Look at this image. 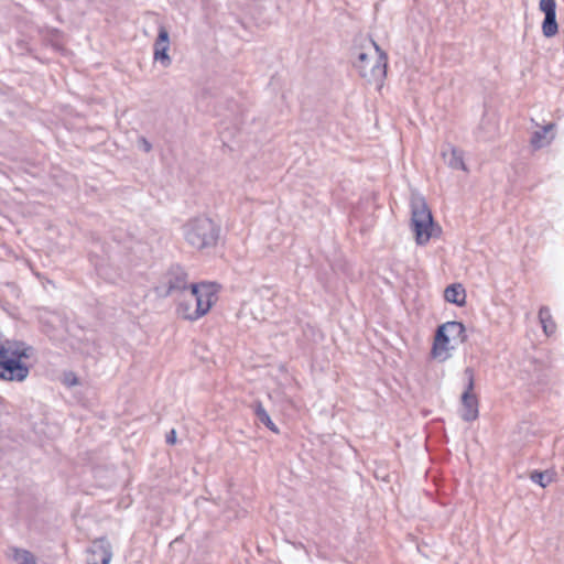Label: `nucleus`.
Masks as SVG:
<instances>
[{
	"label": "nucleus",
	"instance_id": "3",
	"mask_svg": "<svg viewBox=\"0 0 564 564\" xmlns=\"http://www.w3.org/2000/svg\"><path fill=\"white\" fill-rule=\"evenodd\" d=\"M465 327L459 322H447L438 327L432 349L433 357L440 361L449 358L451 351L465 341Z\"/></svg>",
	"mask_w": 564,
	"mask_h": 564
},
{
	"label": "nucleus",
	"instance_id": "6",
	"mask_svg": "<svg viewBox=\"0 0 564 564\" xmlns=\"http://www.w3.org/2000/svg\"><path fill=\"white\" fill-rule=\"evenodd\" d=\"M30 358V355L13 351L12 356L8 352L0 358V379L8 381H23L30 372L29 367L22 362V359Z\"/></svg>",
	"mask_w": 564,
	"mask_h": 564
},
{
	"label": "nucleus",
	"instance_id": "7",
	"mask_svg": "<svg viewBox=\"0 0 564 564\" xmlns=\"http://www.w3.org/2000/svg\"><path fill=\"white\" fill-rule=\"evenodd\" d=\"M187 286V273L185 270L180 265H172L163 276L156 291L163 296H170L186 290Z\"/></svg>",
	"mask_w": 564,
	"mask_h": 564
},
{
	"label": "nucleus",
	"instance_id": "1",
	"mask_svg": "<svg viewBox=\"0 0 564 564\" xmlns=\"http://www.w3.org/2000/svg\"><path fill=\"white\" fill-rule=\"evenodd\" d=\"M354 66L368 83L380 87L387 73V56L375 42H370L360 50Z\"/></svg>",
	"mask_w": 564,
	"mask_h": 564
},
{
	"label": "nucleus",
	"instance_id": "2",
	"mask_svg": "<svg viewBox=\"0 0 564 564\" xmlns=\"http://www.w3.org/2000/svg\"><path fill=\"white\" fill-rule=\"evenodd\" d=\"M219 227L208 217H196L183 226L185 240L197 250H205L217 245Z\"/></svg>",
	"mask_w": 564,
	"mask_h": 564
},
{
	"label": "nucleus",
	"instance_id": "16",
	"mask_svg": "<svg viewBox=\"0 0 564 564\" xmlns=\"http://www.w3.org/2000/svg\"><path fill=\"white\" fill-rule=\"evenodd\" d=\"M254 414L260 423L264 424L272 432L279 433L276 425L272 422L270 415L267 413V411L262 408L261 404L256 405Z\"/></svg>",
	"mask_w": 564,
	"mask_h": 564
},
{
	"label": "nucleus",
	"instance_id": "24",
	"mask_svg": "<svg viewBox=\"0 0 564 564\" xmlns=\"http://www.w3.org/2000/svg\"><path fill=\"white\" fill-rule=\"evenodd\" d=\"M6 348V343L0 341V358H3L4 355L8 352V349Z\"/></svg>",
	"mask_w": 564,
	"mask_h": 564
},
{
	"label": "nucleus",
	"instance_id": "19",
	"mask_svg": "<svg viewBox=\"0 0 564 564\" xmlns=\"http://www.w3.org/2000/svg\"><path fill=\"white\" fill-rule=\"evenodd\" d=\"M531 479L532 481L539 484L543 488L546 487L552 481V477L550 474L539 471L532 473Z\"/></svg>",
	"mask_w": 564,
	"mask_h": 564
},
{
	"label": "nucleus",
	"instance_id": "22",
	"mask_svg": "<svg viewBox=\"0 0 564 564\" xmlns=\"http://www.w3.org/2000/svg\"><path fill=\"white\" fill-rule=\"evenodd\" d=\"M166 443L170 444V445H174L176 443V432H175V430H171L166 434Z\"/></svg>",
	"mask_w": 564,
	"mask_h": 564
},
{
	"label": "nucleus",
	"instance_id": "14",
	"mask_svg": "<svg viewBox=\"0 0 564 564\" xmlns=\"http://www.w3.org/2000/svg\"><path fill=\"white\" fill-rule=\"evenodd\" d=\"M93 555H98L99 561H94L88 564H109L112 558V551L109 543L100 544L91 551Z\"/></svg>",
	"mask_w": 564,
	"mask_h": 564
},
{
	"label": "nucleus",
	"instance_id": "15",
	"mask_svg": "<svg viewBox=\"0 0 564 564\" xmlns=\"http://www.w3.org/2000/svg\"><path fill=\"white\" fill-rule=\"evenodd\" d=\"M539 319L546 335H551L555 332L556 326L552 319L551 312L547 307L540 308Z\"/></svg>",
	"mask_w": 564,
	"mask_h": 564
},
{
	"label": "nucleus",
	"instance_id": "5",
	"mask_svg": "<svg viewBox=\"0 0 564 564\" xmlns=\"http://www.w3.org/2000/svg\"><path fill=\"white\" fill-rule=\"evenodd\" d=\"M217 292L215 283L202 282L191 285L188 296L195 305L194 318H199L209 312L218 299Z\"/></svg>",
	"mask_w": 564,
	"mask_h": 564
},
{
	"label": "nucleus",
	"instance_id": "9",
	"mask_svg": "<svg viewBox=\"0 0 564 564\" xmlns=\"http://www.w3.org/2000/svg\"><path fill=\"white\" fill-rule=\"evenodd\" d=\"M170 48V35L167 29L161 24L158 29V37L153 45V58L163 67H169L172 63L167 51Z\"/></svg>",
	"mask_w": 564,
	"mask_h": 564
},
{
	"label": "nucleus",
	"instance_id": "11",
	"mask_svg": "<svg viewBox=\"0 0 564 564\" xmlns=\"http://www.w3.org/2000/svg\"><path fill=\"white\" fill-rule=\"evenodd\" d=\"M442 156L449 167L463 171L467 170L464 163L463 152L459 149L446 145L442 151Z\"/></svg>",
	"mask_w": 564,
	"mask_h": 564
},
{
	"label": "nucleus",
	"instance_id": "13",
	"mask_svg": "<svg viewBox=\"0 0 564 564\" xmlns=\"http://www.w3.org/2000/svg\"><path fill=\"white\" fill-rule=\"evenodd\" d=\"M445 300L456 305H464L466 301V292L462 284H452L445 289Z\"/></svg>",
	"mask_w": 564,
	"mask_h": 564
},
{
	"label": "nucleus",
	"instance_id": "18",
	"mask_svg": "<svg viewBox=\"0 0 564 564\" xmlns=\"http://www.w3.org/2000/svg\"><path fill=\"white\" fill-rule=\"evenodd\" d=\"M4 349H8L9 356H12L13 351L31 356L30 352L32 350V348L30 346H26L23 341H11V340H6Z\"/></svg>",
	"mask_w": 564,
	"mask_h": 564
},
{
	"label": "nucleus",
	"instance_id": "21",
	"mask_svg": "<svg viewBox=\"0 0 564 564\" xmlns=\"http://www.w3.org/2000/svg\"><path fill=\"white\" fill-rule=\"evenodd\" d=\"M464 376L467 380L465 390L474 391V370L471 368H466Z\"/></svg>",
	"mask_w": 564,
	"mask_h": 564
},
{
	"label": "nucleus",
	"instance_id": "12",
	"mask_svg": "<svg viewBox=\"0 0 564 564\" xmlns=\"http://www.w3.org/2000/svg\"><path fill=\"white\" fill-rule=\"evenodd\" d=\"M554 124L549 123L541 128L540 130H536L531 138V144L534 149H541L546 145H549L552 140L554 139Z\"/></svg>",
	"mask_w": 564,
	"mask_h": 564
},
{
	"label": "nucleus",
	"instance_id": "23",
	"mask_svg": "<svg viewBox=\"0 0 564 564\" xmlns=\"http://www.w3.org/2000/svg\"><path fill=\"white\" fill-rule=\"evenodd\" d=\"M32 558V555L30 552L24 551L23 553V562L21 564H30V560Z\"/></svg>",
	"mask_w": 564,
	"mask_h": 564
},
{
	"label": "nucleus",
	"instance_id": "4",
	"mask_svg": "<svg viewBox=\"0 0 564 564\" xmlns=\"http://www.w3.org/2000/svg\"><path fill=\"white\" fill-rule=\"evenodd\" d=\"M411 212V225L415 240L419 245H424L432 237L434 226L432 214L422 196L417 194L412 195Z\"/></svg>",
	"mask_w": 564,
	"mask_h": 564
},
{
	"label": "nucleus",
	"instance_id": "10",
	"mask_svg": "<svg viewBox=\"0 0 564 564\" xmlns=\"http://www.w3.org/2000/svg\"><path fill=\"white\" fill-rule=\"evenodd\" d=\"M460 416L470 422L478 417V398L474 391L465 390L460 398Z\"/></svg>",
	"mask_w": 564,
	"mask_h": 564
},
{
	"label": "nucleus",
	"instance_id": "26",
	"mask_svg": "<svg viewBox=\"0 0 564 564\" xmlns=\"http://www.w3.org/2000/svg\"><path fill=\"white\" fill-rule=\"evenodd\" d=\"M70 384H77V379L74 377V379H69Z\"/></svg>",
	"mask_w": 564,
	"mask_h": 564
},
{
	"label": "nucleus",
	"instance_id": "25",
	"mask_svg": "<svg viewBox=\"0 0 564 564\" xmlns=\"http://www.w3.org/2000/svg\"><path fill=\"white\" fill-rule=\"evenodd\" d=\"M70 384H77V379L74 377V379H69Z\"/></svg>",
	"mask_w": 564,
	"mask_h": 564
},
{
	"label": "nucleus",
	"instance_id": "17",
	"mask_svg": "<svg viewBox=\"0 0 564 564\" xmlns=\"http://www.w3.org/2000/svg\"><path fill=\"white\" fill-rule=\"evenodd\" d=\"M193 304L194 302H192L191 299L180 302L177 306V313L180 316L184 319L196 321L197 318L193 317V314H195V307L193 308Z\"/></svg>",
	"mask_w": 564,
	"mask_h": 564
},
{
	"label": "nucleus",
	"instance_id": "8",
	"mask_svg": "<svg viewBox=\"0 0 564 564\" xmlns=\"http://www.w3.org/2000/svg\"><path fill=\"white\" fill-rule=\"evenodd\" d=\"M539 9L544 13L542 22V33L545 37H553L558 32L556 22V3L555 0H540Z\"/></svg>",
	"mask_w": 564,
	"mask_h": 564
},
{
	"label": "nucleus",
	"instance_id": "20",
	"mask_svg": "<svg viewBox=\"0 0 564 564\" xmlns=\"http://www.w3.org/2000/svg\"><path fill=\"white\" fill-rule=\"evenodd\" d=\"M138 148L142 150L145 153H149L152 151V144L151 142L143 135H140L137 140Z\"/></svg>",
	"mask_w": 564,
	"mask_h": 564
}]
</instances>
